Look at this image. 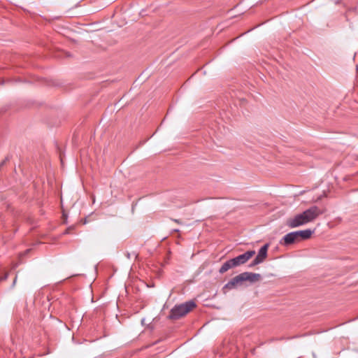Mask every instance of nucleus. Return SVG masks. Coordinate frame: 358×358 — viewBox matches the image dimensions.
I'll return each instance as SVG.
<instances>
[{
  "instance_id": "obj_1",
  "label": "nucleus",
  "mask_w": 358,
  "mask_h": 358,
  "mask_svg": "<svg viewBox=\"0 0 358 358\" xmlns=\"http://www.w3.org/2000/svg\"><path fill=\"white\" fill-rule=\"evenodd\" d=\"M262 276L259 273L243 272L231 278L227 284L224 285L223 289H232L236 288L238 285H242L245 281L255 282L260 280Z\"/></svg>"
},
{
  "instance_id": "obj_2",
  "label": "nucleus",
  "mask_w": 358,
  "mask_h": 358,
  "mask_svg": "<svg viewBox=\"0 0 358 358\" xmlns=\"http://www.w3.org/2000/svg\"><path fill=\"white\" fill-rule=\"evenodd\" d=\"M255 250H248L245 253L240 255L234 258L225 262L219 269V273L222 274L228 270L239 266L246 263L254 255Z\"/></svg>"
},
{
  "instance_id": "obj_3",
  "label": "nucleus",
  "mask_w": 358,
  "mask_h": 358,
  "mask_svg": "<svg viewBox=\"0 0 358 358\" xmlns=\"http://www.w3.org/2000/svg\"><path fill=\"white\" fill-rule=\"evenodd\" d=\"M194 307H196V303L193 301H189L184 303L176 305L171 308L168 317L171 320H178L185 316Z\"/></svg>"
},
{
  "instance_id": "obj_4",
  "label": "nucleus",
  "mask_w": 358,
  "mask_h": 358,
  "mask_svg": "<svg viewBox=\"0 0 358 358\" xmlns=\"http://www.w3.org/2000/svg\"><path fill=\"white\" fill-rule=\"evenodd\" d=\"M324 210L321 209L317 206H313L304 210L302 214L303 215L308 223L314 221L317 217L323 214Z\"/></svg>"
},
{
  "instance_id": "obj_5",
  "label": "nucleus",
  "mask_w": 358,
  "mask_h": 358,
  "mask_svg": "<svg viewBox=\"0 0 358 358\" xmlns=\"http://www.w3.org/2000/svg\"><path fill=\"white\" fill-rule=\"evenodd\" d=\"M307 221L306 220L303 215L301 213L296 215L294 217H291L287 220L286 225L289 228H296L300 226L304 225L307 224Z\"/></svg>"
},
{
  "instance_id": "obj_6",
  "label": "nucleus",
  "mask_w": 358,
  "mask_h": 358,
  "mask_svg": "<svg viewBox=\"0 0 358 358\" xmlns=\"http://www.w3.org/2000/svg\"><path fill=\"white\" fill-rule=\"evenodd\" d=\"M299 238L297 236V233L296 231H292L287 234L280 241V244L284 245H289L296 242H298Z\"/></svg>"
},
{
  "instance_id": "obj_7",
  "label": "nucleus",
  "mask_w": 358,
  "mask_h": 358,
  "mask_svg": "<svg viewBox=\"0 0 358 358\" xmlns=\"http://www.w3.org/2000/svg\"><path fill=\"white\" fill-rule=\"evenodd\" d=\"M269 245L268 243L264 245L259 250L256 256L257 262L262 263L267 257V252Z\"/></svg>"
},
{
  "instance_id": "obj_8",
  "label": "nucleus",
  "mask_w": 358,
  "mask_h": 358,
  "mask_svg": "<svg viewBox=\"0 0 358 358\" xmlns=\"http://www.w3.org/2000/svg\"><path fill=\"white\" fill-rule=\"evenodd\" d=\"M297 236L299 238V241L301 240H307L309 238H310L311 235L313 234L314 231L311 230L310 229H305V230H301V231H296Z\"/></svg>"
},
{
  "instance_id": "obj_9",
  "label": "nucleus",
  "mask_w": 358,
  "mask_h": 358,
  "mask_svg": "<svg viewBox=\"0 0 358 358\" xmlns=\"http://www.w3.org/2000/svg\"><path fill=\"white\" fill-rule=\"evenodd\" d=\"M261 264V262H257V259H256V258H255V259H253V261L250 263V264L249 265V266H250V267H252V266H256V265H257V264Z\"/></svg>"
},
{
  "instance_id": "obj_10",
  "label": "nucleus",
  "mask_w": 358,
  "mask_h": 358,
  "mask_svg": "<svg viewBox=\"0 0 358 358\" xmlns=\"http://www.w3.org/2000/svg\"><path fill=\"white\" fill-rule=\"evenodd\" d=\"M74 229L75 226H71L66 229L64 234H71Z\"/></svg>"
},
{
  "instance_id": "obj_11",
  "label": "nucleus",
  "mask_w": 358,
  "mask_h": 358,
  "mask_svg": "<svg viewBox=\"0 0 358 358\" xmlns=\"http://www.w3.org/2000/svg\"><path fill=\"white\" fill-rule=\"evenodd\" d=\"M175 222L178 223V224H180L181 222L179 220H177V219H173V220Z\"/></svg>"
},
{
  "instance_id": "obj_12",
  "label": "nucleus",
  "mask_w": 358,
  "mask_h": 358,
  "mask_svg": "<svg viewBox=\"0 0 358 358\" xmlns=\"http://www.w3.org/2000/svg\"><path fill=\"white\" fill-rule=\"evenodd\" d=\"M8 277V274H6L5 276L2 278L0 279V280H6Z\"/></svg>"
},
{
  "instance_id": "obj_13",
  "label": "nucleus",
  "mask_w": 358,
  "mask_h": 358,
  "mask_svg": "<svg viewBox=\"0 0 358 358\" xmlns=\"http://www.w3.org/2000/svg\"><path fill=\"white\" fill-rule=\"evenodd\" d=\"M60 160H61V163L63 164V159L62 158V156L60 155Z\"/></svg>"
},
{
  "instance_id": "obj_14",
  "label": "nucleus",
  "mask_w": 358,
  "mask_h": 358,
  "mask_svg": "<svg viewBox=\"0 0 358 358\" xmlns=\"http://www.w3.org/2000/svg\"><path fill=\"white\" fill-rule=\"evenodd\" d=\"M16 278H17V277H15V280H14V282H13V284H15V282H16Z\"/></svg>"
},
{
  "instance_id": "obj_15",
  "label": "nucleus",
  "mask_w": 358,
  "mask_h": 358,
  "mask_svg": "<svg viewBox=\"0 0 358 358\" xmlns=\"http://www.w3.org/2000/svg\"><path fill=\"white\" fill-rule=\"evenodd\" d=\"M48 353H49V352L46 350L45 355H48Z\"/></svg>"
}]
</instances>
